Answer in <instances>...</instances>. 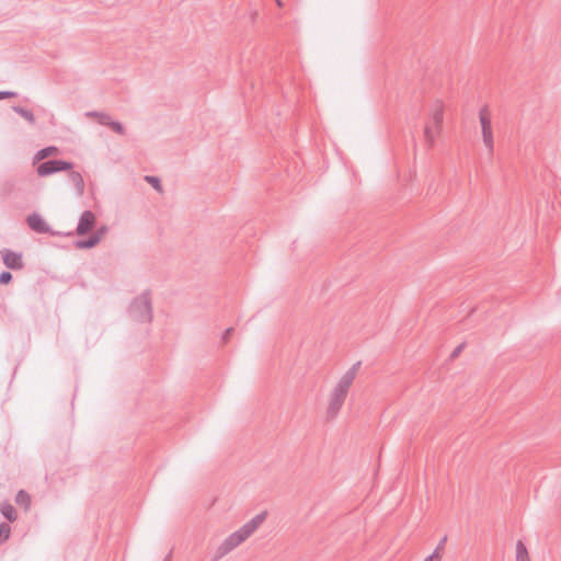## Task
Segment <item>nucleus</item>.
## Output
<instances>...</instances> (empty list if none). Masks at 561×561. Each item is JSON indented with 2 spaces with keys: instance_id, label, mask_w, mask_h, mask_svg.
Wrapping results in <instances>:
<instances>
[{
  "instance_id": "f257e3e1",
  "label": "nucleus",
  "mask_w": 561,
  "mask_h": 561,
  "mask_svg": "<svg viewBox=\"0 0 561 561\" xmlns=\"http://www.w3.org/2000/svg\"><path fill=\"white\" fill-rule=\"evenodd\" d=\"M266 516L267 512H261L238 530L229 535L216 549L214 561H218L224 558L230 551L244 542L264 523Z\"/></svg>"
},
{
  "instance_id": "f03ea898",
  "label": "nucleus",
  "mask_w": 561,
  "mask_h": 561,
  "mask_svg": "<svg viewBox=\"0 0 561 561\" xmlns=\"http://www.w3.org/2000/svg\"><path fill=\"white\" fill-rule=\"evenodd\" d=\"M360 363L354 364L339 380L330 394V401L327 409V419L333 420L342 409L350 387L352 386Z\"/></svg>"
},
{
  "instance_id": "7ed1b4c3",
  "label": "nucleus",
  "mask_w": 561,
  "mask_h": 561,
  "mask_svg": "<svg viewBox=\"0 0 561 561\" xmlns=\"http://www.w3.org/2000/svg\"><path fill=\"white\" fill-rule=\"evenodd\" d=\"M130 317L140 323H149L152 320V305L149 291L136 297L129 308Z\"/></svg>"
},
{
  "instance_id": "20e7f679",
  "label": "nucleus",
  "mask_w": 561,
  "mask_h": 561,
  "mask_svg": "<svg viewBox=\"0 0 561 561\" xmlns=\"http://www.w3.org/2000/svg\"><path fill=\"white\" fill-rule=\"evenodd\" d=\"M443 113L444 111L442 103H435L431 110L430 124H427L424 129V138L428 147L434 145L436 135L440 131L443 124Z\"/></svg>"
},
{
  "instance_id": "39448f33",
  "label": "nucleus",
  "mask_w": 561,
  "mask_h": 561,
  "mask_svg": "<svg viewBox=\"0 0 561 561\" xmlns=\"http://www.w3.org/2000/svg\"><path fill=\"white\" fill-rule=\"evenodd\" d=\"M479 119L481 124L482 141L488 149L489 156L492 157L494 152V138L493 127L490 113L486 106H483L479 111Z\"/></svg>"
},
{
  "instance_id": "423d86ee",
  "label": "nucleus",
  "mask_w": 561,
  "mask_h": 561,
  "mask_svg": "<svg viewBox=\"0 0 561 561\" xmlns=\"http://www.w3.org/2000/svg\"><path fill=\"white\" fill-rule=\"evenodd\" d=\"M72 169V163L65 160H48L38 164L36 172L39 176H48L57 172Z\"/></svg>"
},
{
  "instance_id": "0eeeda50",
  "label": "nucleus",
  "mask_w": 561,
  "mask_h": 561,
  "mask_svg": "<svg viewBox=\"0 0 561 561\" xmlns=\"http://www.w3.org/2000/svg\"><path fill=\"white\" fill-rule=\"evenodd\" d=\"M95 221L96 218L94 213H92L91 210H84L79 218V222L76 228V233L79 236L88 233L94 228Z\"/></svg>"
},
{
  "instance_id": "6e6552de",
  "label": "nucleus",
  "mask_w": 561,
  "mask_h": 561,
  "mask_svg": "<svg viewBox=\"0 0 561 561\" xmlns=\"http://www.w3.org/2000/svg\"><path fill=\"white\" fill-rule=\"evenodd\" d=\"M26 221L30 228L38 233L59 234L58 232L51 231L46 221L36 213L28 215Z\"/></svg>"
},
{
  "instance_id": "1a4fd4ad",
  "label": "nucleus",
  "mask_w": 561,
  "mask_h": 561,
  "mask_svg": "<svg viewBox=\"0 0 561 561\" xmlns=\"http://www.w3.org/2000/svg\"><path fill=\"white\" fill-rule=\"evenodd\" d=\"M3 263L11 270H21L23 267L21 254L11 250H4L2 252Z\"/></svg>"
},
{
  "instance_id": "9d476101",
  "label": "nucleus",
  "mask_w": 561,
  "mask_h": 561,
  "mask_svg": "<svg viewBox=\"0 0 561 561\" xmlns=\"http://www.w3.org/2000/svg\"><path fill=\"white\" fill-rule=\"evenodd\" d=\"M101 241V233H92L87 240H78L75 242L77 249H91Z\"/></svg>"
},
{
  "instance_id": "9b49d317",
  "label": "nucleus",
  "mask_w": 561,
  "mask_h": 561,
  "mask_svg": "<svg viewBox=\"0 0 561 561\" xmlns=\"http://www.w3.org/2000/svg\"><path fill=\"white\" fill-rule=\"evenodd\" d=\"M70 181L73 183L76 191L79 196L83 195L84 193V180L80 172L71 171L69 173Z\"/></svg>"
},
{
  "instance_id": "f8f14e48",
  "label": "nucleus",
  "mask_w": 561,
  "mask_h": 561,
  "mask_svg": "<svg viewBox=\"0 0 561 561\" xmlns=\"http://www.w3.org/2000/svg\"><path fill=\"white\" fill-rule=\"evenodd\" d=\"M59 152V149L55 146L45 147L41 150H38L34 156V162L42 161L49 156L57 154Z\"/></svg>"
},
{
  "instance_id": "ddd939ff",
  "label": "nucleus",
  "mask_w": 561,
  "mask_h": 561,
  "mask_svg": "<svg viewBox=\"0 0 561 561\" xmlns=\"http://www.w3.org/2000/svg\"><path fill=\"white\" fill-rule=\"evenodd\" d=\"M87 116L96 118L99 124H101L103 126H108V127L111 125V122L113 121L112 117L104 112L92 111V112H88Z\"/></svg>"
},
{
  "instance_id": "4468645a",
  "label": "nucleus",
  "mask_w": 561,
  "mask_h": 561,
  "mask_svg": "<svg viewBox=\"0 0 561 561\" xmlns=\"http://www.w3.org/2000/svg\"><path fill=\"white\" fill-rule=\"evenodd\" d=\"M12 110L19 114L20 116H22L25 121H27L30 124L34 125L36 119H35V116L33 114L32 111L25 108V107H22L20 105H15L12 107Z\"/></svg>"
},
{
  "instance_id": "2eb2a0df",
  "label": "nucleus",
  "mask_w": 561,
  "mask_h": 561,
  "mask_svg": "<svg viewBox=\"0 0 561 561\" xmlns=\"http://www.w3.org/2000/svg\"><path fill=\"white\" fill-rule=\"evenodd\" d=\"M516 561H530L527 548L522 540L516 543Z\"/></svg>"
},
{
  "instance_id": "dca6fc26",
  "label": "nucleus",
  "mask_w": 561,
  "mask_h": 561,
  "mask_svg": "<svg viewBox=\"0 0 561 561\" xmlns=\"http://www.w3.org/2000/svg\"><path fill=\"white\" fill-rule=\"evenodd\" d=\"M1 513L2 515L9 520V522H14L16 519V513H15V510L14 507L9 504V503H4L2 504L1 506Z\"/></svg>"
},
{
  "instance_id": "f3484780",
  "label": "nucleus",
  "mask_w": 561,
  "mask_h": 561,
  "mask_svg": "<svg viewBox=\"0 0 561 561\" xmlns=\"http://www.w3.org/2000/svg\"><path fill=\"white\" fill-rule=\"evenodd\" d=\"M15 501L19 505H23L27 508L31 504V496L26 491L20 490L16 494Z\"/></svg>"
},
{
  "instance_id": "a211bd4d",
  "label": "nucleus",
  "mask_w": 561,
  "mask_h": 561,
  "mask_svg": "<svg viewBox=\"0 0 561 561\" xmlns=\"http://www.w3.org/2000/svg\"><path fill=\"white\" fill-rule=\"evenodd\" d=\"M145 181L148 182L158 192H160V193L162 192V185H161V181L159 178L153 176V175H146Z\"/></svg>"
},
{
  "instance_id": "6ab92c4d",
  "label": "nucleus",
  "mask_w": 561,
  "mask_h": 561,
  "mask_svg": "<svg viewBox=\"0 0 561 561\" xmlns=\"http://www.w3.org/2000/svg\"><path fill=\"white\" fill-rule=\"evenodd\" d=\"M11 528L7 523L0 524V541H5L10 537Z\"/></svg>"
},
{
  "instance_id": "aec40b11",
  "label": "nucleus",
  "mask_w": 561,
  "mask_h": 561,
  "mask_svg": "<svg viewBox=\"0 0 561 561\" xmlns=\"http://www.w3.org/2000/svg\"><path fill=\"white\" fill-rule=\"evenodd\" d=\"M110 128L119 134V135H124L125 134V128L124 126L119 123V122H116V121H112L111 122V125H110Z\"/></svg>"
},
{
  "instance_id": "412c9836",
  "label": "nucleus",
  "mask_w": 561,
  "mask_h": 561,
  "mask_svg": "<svg viewBox=\"0 0 561 561\" xmlns=\"http://www.w3.org/2000/svg\"><path fill=\"white\" fill-rule=\"evenodd\" d=\"M12 279V274L10 272H2L0 274V284L4 285L10 283Z\"/></svg>"
},
{
  "instance_id": "4be33fe9",
  "label": "nucleus",
  "mask_w": 561,
  "mask_h": 561,
  "mask_svg": "<svg viewBox=\"0 0 561 561\" xmlns=\"http://www.w3.org/2000/svg\"><path fill=\"white\" fill-rule=\"evenodd\" d=\"M463 348H465V344H459V345H458V346H457V347L451 352V354H450V358H451V359L457 358V357L460 355V353L463 351Z\"/></svg>"
},
{
  "instance_id": "5701e85b",
  "label": "nucleus",
  "mask_w": 561,
  "mask_h": 561,
  "mask_svg": "<svg viewBox=\"0 0 561 561\" xmlns=\"http://www.w3.org/2000/svg\"><path fill=\"white\" fill-rule=\"evenodd\" d=\"M440 554L435 550L431 556H428L424 561H439Z\"/></svg>"
},
{
  "instance_id": "b1692460",
  "label": "nucleus",
  "mask_w": 561,
  "mask_h": 561,
  "mask_svg": "<svg viewBox=\"0 0 561 561\" xmlns=\"http://www.w3.org/2000/svg\"><path fill=\"white\" fill-rule=\"evenodd\" d=\"M15 95H16L15 92L0 91V100H4V99L12 98V96H15Z\"/></svg>"
},
{
  "instance_id": "393cba45",
  "label": "nucleus",
  "mask_w": 561,
  "mask_h": 561,
  "mask_svg": "<svg viewBox=\"0 0 561 561\" xmlns=\"http://www.w3.org/2000/svg\"><path fill=\"white\" fill-rule=\"evenodd\" d=\"M232 332H233V328H228V329L225 331V333L222 334V337H221V340H222V342H224V343H226V342L229 340V337H230V335H231V333H232Z\"/></svg>"
},
{
  "instance_id": "a878e982",
  "label": "nucleus",
  "mask_w": 561,
  "mask_h": 561,
  "mask_svg": "<svg viewBox=\"0 0 561 561\" xmlns=\"http://www.w3.org/2000/svg\"><path fill=\"white\" fill-rule=\"evenodd\" d=\"M446 541H447V537L445 536L444 538H442V540L439 541V543L437 545L435 550H437V552H439V550H443Z\"/></svg>"
},
{
  "instance_id": "bb28decb",
  "label": "nucleus",
  "mask_w": 561,
  "mask_h": 561,
  "mask_svg": "<svg viewBox=\"0 0 561 561\" xmlns=\"http://www.w3.org/2000/svg\"><path fill=\"white\" fill-rule=\"evenodd\" d=\"M105 232H106V227H102V228L98 229L94 233H101V239H102Z\"/></svg>"
},
{
  "instance_id": "cd10ccee",
  "label": "nucleus",
  "mask_w": 561,
  "mask_h": 561,
  "mask_svg": "<svg viewBox=\"0 0 561 561\" xmlns=\"http://www.w3.org/2000/svg\"><path fill=\"white\" fill-rule=\"evenodd\" d=\"M171 558H172V551H170V552L168 553V556L164 558V560H163V561H171Z\"/></svg>"
},
{
  "instance_id": "c85d7f7f",
  "label": "nucleus",
  "mask_w": 561,
  "mask_h": 561,
  "mask_svg": "<svg viewBox=\"0 0 561 561\" xmlns=\"http://www.w3.org/2000/svg\"><path fill=\"white\" fill-rule=\"evenodd\" d=\"M277 4H278L279 7H282V1H280V0H277Z\"/></svg>"
}]
</instances>
